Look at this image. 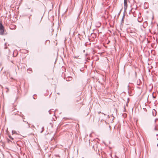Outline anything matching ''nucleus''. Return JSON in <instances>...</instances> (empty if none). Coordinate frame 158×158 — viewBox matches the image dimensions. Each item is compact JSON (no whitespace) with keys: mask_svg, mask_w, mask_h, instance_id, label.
<instances>
[{"mask_svg":"<svg viewBox=\"0 0 158 158\" xmlns=\"http://www.w3.org/2000/svg\"><path fill=\"white\" fill-rule=\"evenodd\" d=\"M10 29H12L13 28H11L10 27Z\"/></svg>","mask_w":158,"mask_h":158,"instance_id":"nucleus-13","label":"nucleus"},{"mask_svg":"<svg viewBox=\"0 0 158 158\" xmlns=\"http://www.w3.org/2000/svg\"><path fill=\"white\" fill-rule=\"evenodd\" d=\"M69 79H70V80H71L72 79V77H69Z\"/></svg>","mask_w":158,"mask_h":158,"instance_id":"nucleus-9","label":"nucleus"},{"mask_svg":"<svg viewBox=\"0 0 158 158\" xmlns=\"http://www.w3.org/2000/svg\"><path fill=\"white\" fill-rule=\"evenodd\" d=\"M27 72L29 73H31L32 72V71L31 69H29L27 70Z\"/></svg>","mask_w":158,"mask_h":158,"instance_id":"nucleus-5","label":"nucleus"},{"mask_svg":"<svg viewBox=\"0 0 158 158\" xmlns=\"http://www.w3.org/2000/svg\"><path fill=\"white\" fill-rule=\"evenodd\" d=\"M14 27L13 29H15L16 28V26H14Z\"/></svg>","mask_w":158,"mask_h":158,"instance_id":"nucleus-10","label":"nucleus"},{"mask_svg":"<svg viewBox=\"0 0 158 158\" xmlns=\"http://www.w3.org/2000/svg\"><path fill=\"white\" fill-rule=\"evenodd\" d=\"M152 115L154 116H155L156 114V111L155 109H153L152 111Z\"/></svg>","mask_w":158,"mask_h":158,"instance_id":"nucleus-4","label":"nucleus"},{"mask_svg":"<svg viewBox=\"0 0 158 158\" xmlns=\"http://www.w3.org/2000/svg\"><path fill=\"white\" fill-rule=\"evenodd\" d=\"M6 89H7L8 90H9V89H8V88H6Z\"/></svg>","mask_w":158,"mask_h":158,"instance_id":"nucleus-12","label":"nucleus"},{"mask_svg":"<svg viewBox=\"0 0 158 158\" xmlns=\"http://www.w3.org/2000/svg\"><path fill=\"white\" fill-rule=\"evenodd\" d=\"M157 146H158V144Z\"/></svg>","mask_w":158,"mask_h":158,"instance_id":"nucleus-15","label":"nucleus"},{"mask_svg":"<svg viewBox=\"0 0 158 158\" xmlns=\"http://www.w3.org/2000/svg\"><path fill=\"white\" fill-rule=\"evenodd\" d=\"M5 30L4 27L2 25L1 22L0 21V35H4Z\"/></svg>","mask_w":158,"mask_h":158,"instance_id":"nucleus-1","label":"nucleus"},{"mask_svg":"<svg viewBox=\"0 0 158 158\" xmlns=\"http://www.w3.org/2000/svg\"><path fill=\"white\" fill-rule=\"evenodd\" d=\"M9 137L11 139L13 140V138L11 136H9Z\"/></svg>","mask_w":158,"mask_h":158,"instance_id":"nucleus-7","label":"nucleus"},{"mask_svg":"<svg viewBox=\"0 0 158 158\" xmlns=\"http://www.w3.org/2000/svg\"><path fill=\"white\" fill-rule=\"evenodd\" d=\"M158 121V118H156L155 119V123H156V121Z\"/></svg>","mask_w":158,"mask_h":158,"instance_id":"nucleus-8","label":"nucleus"},{"mask_svg":"<svg viewBox=\"0 0 158 158\" xmlns=\"http://www.w3.org/2000/svg\"><path fill=\"white\" fill-rule=\"evenodd\" d=\"M12 134H17V132L16 131H12Z\"/></svg>","mask_w":158,"mask_h":158,"instance_id":"nucleus-6","label":"nucleus"},{"mask_svg":"<svg viewBox=\"0 0 158 158\" xmlns=\"http://www.w3.org/2000/svg\"><path fill=\"white\" fill-rule=\"evenodd\" d=\"M134 34L133 35L134 36H135V35H136V33L135 32L134 33Z\"/></svg>","mask_w":158,"mask_h":158,"instance_id":"nucleus-11","label":"nucleus"},{"mask_svg":"<svg viewBox=\"0 0 158 158\" xmlns=\"http://www.w3.org/2000/svg\"><path fill=\"white\" fill-rule=\"evenodd\" d=\"M130 32L131 33H132V32Z\"/></svg>","mask_w":158,"mask_h":158,"instance_id":"nucleus-14","label":"nucleus"},{"mask_svg":"<svg viewBox=\"0 0 158 158\" xmlns=\"http://www.w3.org/2000/svg\"><path fill=\"white\" fill-rule=\"evenodd\" d=\"M124 9L125 10H126L127 7V0H124Z\"/></svg>","mask_w":158,"mask_h":158,"instance_id":"nucleus-2","label":"nucleus"},{"mask_svg":"<svg viewBox=\"0 0 158 158\" xmlns=\"http://www.w3.org/2000/svg\"><path fill=\"white\" fill-rule=\"evenodd\" d=\"M101 25V23L99 22H97L95 23V26L97 27H100Z\"/></svg>","mask_w":158,"mask_h":158,"instance_id":"nucleus-3","label":"nucleus"}]
</instances>
